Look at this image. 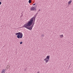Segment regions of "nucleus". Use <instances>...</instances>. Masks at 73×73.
Instances as JSON below:
<instances>
[{
    "label": "nucleus",
    "mask_w": 73,
    "mask_h": 73,
    "mask_svg": "<svg viewBox=\"0 0 73 73\" xmlns=\"http://www.w3.org/2000/svg\"><path fill=\"white\" fill-rule=\"evenodd\" d=\"M36 17V15H35L27 23L24 25L23 26V27L26 28L27 29H28V27H30V26H31V25H32L33 21H34V22L35 21Z\"/></svg>",
    "instance_id": "f257e3e1"
},
{
    "label": "nucleus",
    "mask_w": 73,
    "mask_h": 73,
    "mask_svg": "<svg viewBox=\"0 0 73 73\" xmlns=\"http://www.w3.org/2000/svg\"><path fill=\"white\" fill-rule=\"evenodd\" d=\"M15 35H17V38H22L23 36V33L20 32L15 33Z\"/></svg>",
    "instance_id": "f03ea898"
},
{
    "label": "nucleus",
    "mask_w": 73,
    "mask_h": 73,
    "mask_svg": "<svg viewBox=\"0 0 73 73\" xmlns=\"http://www.w3.org/2000/svg\"><path fill=\"white\" fill-rule=\"evenodd\" d=\"M49 58H50V56L48 55L46 56V58L44 59L46 63H47L49 61Z\"/></svg>",
    "instance_id": "7ed1b4c3"
},
{
    "label": "nucleus",
    "mask_w": 73,
    "mask_h": 73,
    "mask_svg": "<svg viewBox=\"0 0 73 73\" xmlns=\"http://www.w3.org/2000/svg\"><path fill=\"white\" fill-rule=\"evenodd\" d=\"M35 21H33V24L32 25L28 27V29H29V30H32V28L33 27V25L35 24Z\"/></svg>",
    "instance_id": "20e7f679"
},
{
    "label": "nucleus",
    "mask_w": 73,
    "mask_h": 73,
    "mask_svg": "<svg viewBox=\"0 0 73 73\" xmlns=\"http://www.w3.org/2000/svg\"><path fill=\"white\" fill-rule=\"evenodd\" d=\"M36 7H32L31 9H30V10H31V11H34V10H35V9H36Z\"/></svg>",
    "instance_id": "39448f33"
},
{
    "label": "nucleus",
    "mask_w": 73,
    "mask_h": 73,
    "mask_svg": "<svg viewBox=\"0 0 73 73\" xmlns=\"http://www.w3.org/2000/svg\"><path fill=\"white\" fill-rule=\"evenodd\" d=\"M72 0H70L68 2V5H70L72 4Z\"/></svg>",
    "instance_id": "423d86ee"
},
{
    "label": "nucleus",
    "mask_w": 73,
    "mask_h": 73,
    "mask_svg": "<svg viewBox=\"0 0 73 73\" xmlns=\"http://www.w3.org/2000/svg\"><path fill=\"white\" fill-rule=\"evenodd\" d=\"M1 73H5V69H3L1 71Z\"/></svg>",
    "instance_id": "0eeeda50"
},
{
    "label": "nucleus",
    "mask_w": 73,
    "mask_h": 73,
    "mask_svg": "<svg viewBox=\"0 0 73 73\" xmlns=\"http://www.w3.org/2000/svg\"><path fill=\"white\" fill-rule=\"evenodd\" d=\"M59 37L60 38H63V37H64V35H59Z\"/></svg>",
    "instance_id": "6e6552de"
},
{
    "label": "nucleus",
    "mask_w": 73,
    "mask_h": 73,
    "mask_svg": "<svg viewBox=\"0 0 73 73\" xmlns=\"http://www.w3.org/2000/svg\"><path fill=\"white\" fill-rule=\"evenodd\" d=\"M29 3H32V1L31 0H29Z\"/></svg>",
    "instance_id": "1a4fd4ad"
},
{
    "label": "nucleus",
    "mask_w": 73,
    "mask_h": 73,
    "mask_svg": "<svg viewBox=\"0 0 73 73\" xmlns=\"http://www.w3.org/2000/svg\"><path fill=\"white\" fill-rule=\"evenodd\" d=\"M6 68L7 69H9V67H8L6 66Z\"/></svg>",
    "instance_id": "9d476101"
},
{
    "label": "nucleus",
    "mask_w": 73,
    "mask_h": 73,
    "mask_svg": "<svg viewBox=\"0 0 73 73\" xmlns=\"http://www.w3.org/2000/svg\"><path fill=\"white\" fill-rule=\"evenodd\" d=\"M41 37H44V34H42L41 35Z\"/></svg>",
    "instance_id": "9b49d317"
},
{
    "label": "nucleus",
    "mask_w": 73,
    "mask_h": 73,
    "mask_svg": "<svg viewBox=\"0 0 73 73\" xmlns=\"http://www.w3.org/2000/svg\"><path fill=\"white\" fill-rule=\"evenodd\" d=\"M23 44V42H20V44Z\"/></svg>",
    "instance_id": "f8f14e48"
},
{
    "label": "nucleus",
    "mask_w": 73,
    "mask_h": 73,
    "mask_svg": "<svg viewBox=\"0 0 73 73\" xmlns=\"http://www.w3.org/2000/svg\"><path fill=\"white\" fill-rule=\"evenodd\" d=\"M36 5V3H34L33 5Z\"/></svg>",
    "instance_id": "ddd939ff"
},
{
    "label": "nucleus",
    "mask_w": 73,
    "mask_h": 73,
    "mask_svg": "<svg viewBox=\"0 0 73 73\" xmlns=\"http://www.w3.org/2000/svg\"><path fill=\"white\" fill-rule=\"evenodd\" d=\"M7 67H8V66H9V65H7Z\"/></svg>",
    "instance_id": "4468645a"
},
{
    "label": "nucleus",
    "mask_w": 73,
    "mask_h": 73,
    "mask_svg": "<svg viewBox=\"0 0 73 73\" xmlns=\"http://www.w3.org/2000/svg\"><path fill=\"white\" fill-rule=\"evenodd\" d=\"M1 2H0V5H1Z\"/></svg>",
    "instance_id": "2eb2a0df"
},
{
    "label": "nucleus",
    "mask_w": 73,
    "mask_h": 73,
    "mask_svg": "<svg viewBox=\"0 0 73 73\" xmlns=\"http://www.w3.org/2000/svg\"><path fill=\"white\" fill-rule=\"evenodd\" d=\"M25 8H26V7L27 8V6H25Z\"/></svg>",
    "instance_id": "dca6fc26"
},
{
    "label": "nucleus",
    "mask_w": 73,
    "mask_h": 73,
    "mask_svg": "<svg viewBox=\"0 0 73 73\" xmlns=\"http://www.w3.org/2000/svg\"><path fill=\"white\" fill-rule=\"evenodd\" d=\"M37 73H40V72H37Z\"/></svg>",
    "instance_id": "f3484780"
}]
</instances>
